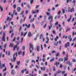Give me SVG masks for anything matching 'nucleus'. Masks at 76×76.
<instances>
[{
    "label": "nucleus",
    "instance_id": "obj_37",
    "mask_svg": "<svg viewBox=\"0 0 76 76\" xmlns=\"http://www.w3.org/2000/svg\"><path fill=\"white\" fill-rule=\"evenodd\" d=\"M67 36L64 35L63 36V38L64 39V37H65V39H66V38H67Z\"/></svg>",
    "mask_w": 76,
    "mask_h": 76
},
{
    "label": "nucleus",
    "instance_id": "obj_3",
    "mask_svg": "<svg viewBox=\"0 0 76 76\" xmlns=\"http://www.w3.org/2000/svg\"><path fill=\"white\" fill-rule=\"evenodd\" d=\"M19 41H18L17 42V45L15 46H14V48L13 49V51H15V50H16V49L18 47V45H19Z\"/></svg>",
    "mask_w": 76,
    "mask_h": 76
},
{
    "label": "nucleus",
    "instance_id": "obj_4",
    "mask_svg": "<svg viewBox=\"0 0 76 76\" xmlns=\"http://www.w3.org/2000/svg\"><path fill=\"white\" fill-rule=\"evenodd\" d=\"M15 55H16V57H17L18 56V52H16L15 53H14L13 55V58L14 62H15V60H16V57H15Z\"/></svg>",
    "mask_w": 76,
    "mask_h": 76
},
{
    "label": "nucleus",
    "instance_id": "obj_54",
    "mask_svg": "<svg viewBox=\"0 0 76 76\" xmlns=\"http://www.w3.org/2000/svg\"><path fill=\"white\" fill-rule=\"evenodd\" d=\"M12 0H10L8 1V3H11V2H12Z\"/></svg>",
    "mask_w": 76,
    "mask_h": 76
},
{
    "label": "nucleus",
    "instance_id": "obj_59",
    "mask_svg": "<svg viewBox=\"0 0 76 76\" xmlns=\"http://www.w3.org/2000/svg\"><path fill=\"white\" fill-rule=\"evenodd\" d=\"M47 18V16L45 15L44 16V19H46Z\"/></svg>",
    "mask_w": 76,
    "mask_h": 76
},
{
    "label": "nucleus",
    "instance_id": "obj_7",
    "mask_svg": "<svg viewBox=\"0 0 76 76\" xmlns=\"http://www.w3.org/2000/svg\"><path fill=\"white\" fill-rule=\"evenodd\" d=\"M5 36H6V34H5V33H4L3 34V37L1 39V40L3 41L4 42H5V39H4L5 38Z\"/></svg>",
    "mask_w": 76,
    "mask_h": 76
},
{
    "label": "nucleus",
    "instance_id": "obj_19",
    "mask_svg": "<svg viewBox=\"0 0 76 76\" xmlns=\"http://www.w3.org/2000/svg\"><path fill=\"white\" fill-rule=\"evenodd\" d=\"M10 66H11V69H12L13 68V66H14V65H12V63H10Z\"/></svg>",
    "mask_w": 76,
    "mask_h": 76
},
{
    "label": "nucleus",
    "instance_id": "obj_47",
    "mask_svg": "<svg viewBox=\"0 0 76 76\" xmlns=\"http://www.w3.org/2000/svg\"><path fill=\"white\" fill-rule=\"evenodd\" d=\"M76 35V32L75 33V32H73L72 33V35L73 36H74V35Z\"/></svg>",
    "mask_w": 76,
    "mask_h": 76
},
{
    "label": "nucleus",
    "instance_id": "obj_18",
    "mask_svg": "<svg viewBox=\"0 0 76 76\" xmlns=\"http://www.w3.org/2000/svg\"><path fill=\"white\" fill-rule=\"evenodd\" d=\"M41 69L42 70H42H43V71H45V67H43V69L42 67H41Z\"/></svg>",
    "mask_w": 76,
    "mask_h": 76
},
{
    "label": "nucleus",
    "instance_id": "obj_40",
    "mask_svg": "<svg viewBox=\"0 0 76 76\" xmlns=\"http://www.w3.org/2000/svg\"><path fill=\"white\" fill-rule=\"evenodd\" d=\"M62 12L63 13H65V10H64V9H62Z\"/></svg>",
    "mask_w": 76,
    "mask_h": 76
},
{
    "label": "nucleus",
    "instance_id": "obj_13",
    "mask_svg": "<svg viewBox=\"0 0 76 76\" xmlns=\"http://www.w3.org/2000/svg\"><path fill=\"white\" fill-rule=\"evenodd\" d=\"M56 74L58 75V74H60V73H61V71L60 70H59L58 71H56Z\"/></svg>",
    "mask_w": 76,
    "mask_h": 76
},
{
    "label": "nucleus",
    "instance_id": "obj_9",
    "mask_svg": "<svg viewBox=\"0 0 76 76\" xmlns=\"http://www.w3.org/2000/svg\"><path fill=\"white\" fill-rule=\"evenodd\" d=\"M11 73L12 75H15V74H16V71L14 69H12L11 72Z\"/></svg>",
    "mask_w": 76,
    "mask_h": 76
},
{
    "label": "nucleus",
    "instance_id": "obj_31",
    "mask_svg": "<svg viewBox=\"0 0 76 76\" xmlns=\"http://www.w3.org/2000/svg\"><path fill=\"white\" fill-rule=\"evenodd\" d=\"M68 62V64L69 66H72V64H71V63H70V61H69Z\"/></svg>",
    "mask_w": 76,
    "mask_h": 76
},
{
    "label": "nucleus",
    "instance_id": "obj_64",
    "mask_svg": "<svg viewBox=\"0 0 76 76\" xmlns=\"http://www.w3.org/2000/svg\"><path fill=\"white\" fill-rule=\"evenodd\" d=\"M6 74H7L6 72L4 73V75H3V76H6Z\"/></svg>",
    "mask_w": 76,
    "mask_h": 76
},
{
    "label": "nucleus",
    "instance_id": "obj_53",
    "mask_svg": "<svg viewBox=\"0 0 76 76\" xmlns=\"http://www.w3.org/2000/svg\"><path fill=\"white\" fill-rule=\"evenodd\" d=\"M23 50H25V46H23Z\"/></svg>",
    "mask_w": 76,
    "mask_h": 76
},
{
    "label": "nucleus",
    "instance_id": "obj_24",
    "mask_svg": "<svg viewBox=\"0 0 76 76\" xmlns=\"http://www.w3.org/2000/svg\"><path fill=\"white\" fill-rule=\"evenodd\" d=\"M13 44H12L11 43H10V47H13Z\"/></svg>",
    "mask_w": 76,
    "mask_h": 76
},
{
    "label": "nucleus",
    "instance_id": "obj_30",
    "mask_svg": "<svg viewBox=\"0 0 76 76\" xmlns=\"http://www.w3.org/2000/svg\"><path fill=\"white\" fill-rule=\"evenodd\" d=\"M22 54V51L20 50L18 52V55H20V54Z\"/></svg>",
    "mask_w": 76,
    "mask_h": 76
},
{
    "label": "nucleus",
    "instance_id": "obj_6",
    "mask_svg": "<svg viewBox=\"0 0 76 76\" xmlns=\"http://www.w3.org/2000/svg\"><path fill=\"white\" fill-rule=\"evenodd\" d=\"M70 47V43L69 42H67L65 44V48H67V47Z\"/></svg>",
    "mask_w": 76,
    "mask_h": 76
},
{
    "label": "nucleus",
    "instance_id": "obj_38",
    "mask_svg": "<svg viewBox=\"0 0 76 76\" xmlns=\"http://www.w3.org/2000/svg\"><path fill=\"white\" fill-rule=\"evenodd\" d=\"M0 50H3V47L2 46L0 45Z\"/></svg>",
    "mask_w": 76,
    "mask_h": 76
},
{
    "label": "nucleus",
    "instance_id": "obj_14",
    "mask_svg": "<svg viewBox=\"0 0 76 76\" xmlns=\"http://www.w3.org/2000/svg\"><path fill=\"white\" fill-rule=\"evenodd\" d=\"M32 35V34H31V32H29L28 33V37H31Z\"/></svg>",
    "mask_w": 76,
    "mask_h": 76
},
{
    "label": "nucleus",
    "instance_id": "obj_10",
    "mask_svg": "<svg viewBox=\"0 0 76 76\" xmlns=\"http://www.w3.org/2000/svg\"><path fill=\"white\" fill-rule=\"evenodd\" d=\"M17 10L18 12H20L21 11V7H18L17 8Z\"/></svg>",
    "mask_w": 76,
    "mask_h": 76
},
{
    "label": "nucleus",
    "instance_id": "obj_1",
    "mask_svg": "<svg viewBox=\"0 0 76 76\" xmlns=\"http://www.w3.org/2000/svg\"><path fill=\"white\" fill-rule=\"evenodd\" d=\"M53 16H51V15L50 16H49L48 18V20H50L49 21V23H50V26H49V30H50L51 28H52V27H53V26L52 25H51V23H53Z\"/></svg>",
    "mask_w": 76,
    "mask_h": 76
},
{
    "label": "nucleus",
    "instance_id": "obj_21",
    "mask_svg": "<svg viewBox=\"0 0 76 76\" xmlns=\"http://www.w3.org/2000/svg\"><path fill=\"white\" fill-rule=\"evenodd\" d=\"M67 28L66 32H67L68 31H70V28L69 27H67Z\"/></svg>",
    "mask_w": 76,
    "mask_h": 76
},
{
    "label": "nucleus",
    "instance_id": "obj_62",
    "mask_svg": "<svg viewBox=\"0 0 76 76\" xmlns=\"http://www.w3.org/2000/svg\"><path fill=\"white\" fill-rule=\"evenodd\" d=\"M76 39V37L75 38L72 40V42H73Z\"/></svg>",
    "mask_w": 76,
    "mask_h": 76
},
{
    "label": "nucleus",
    "instance_id": "obj_34",
    "mask_svg": "<svg viewBox=\"0 0 76 76\" xmlns=\"http://www.w3.org/2000/svg\"><path fill=\"white\" fill-rule=\"evenodd\" d=\"M24 12H25V11L23 10L20 13V14L21 15H23V13H24Z\"/></svg>",
    "mask_w": 76,
    "mask_h": 76
},
{
    "label": "nucleus",
    "instance_id": "obj_11",
    "mask_svg": "<svg viewBox=\"0 0 76 76\" xmlns=\"http://www.w3.org/2000/svg\"><path fill=\"white\" fill-rule=\"evenodd\" d=\"M68 39L69 40V41L70 42L72 41V38H71V35H69L68 36Z\"/></svg>",
    "mask_w": 76,
    "mask_h": 76
},
{
    "label": "nucleus",
    "instance_id": "obj_63",
    "mask_svg": "<svg viewBox=\"0 0 76 76\" xmlns=\"http://www.w3.org/2000/svg\"><path fill=\"white\" fill-rule=\"evenodd\" d=\"M21 73L23 74L24 73V70H21Z\"/></svg>",
    "mask_w": 76,
    "mask_h": 76
},
{
    "label": "nucleus",
    "instance_id": "obj_12",
    "mask_svg": "<svg viewBox=\"0 0 76 76\" xmlns=\"http://www.w3.org/2000/svg\"><path fill=\"white\" fill-rule=\"evenodd\" d=\"M55 64L56 66L57 67H58V65H59V64H60V63L57 62V61H56L55 63Z\"/></svg>",
    "mask_w": 76,
    "mask_h": 76
},
{
    "label": "nucleus",
    "instance_id": "obj_57",
    "mask_svg": "<svg viewBox=\"0 0 76 76\" xmlns=\"http://www.w3.org/2000/svg\"><path fill=\"white\" fill-rule=\"evenodd\" d=\"M41 48H42L41 50H43V46H42V45H41Z\"/></svg>",
    "mask_w": 76,
    "mask_h": 76
},
{
    "label": "nucleus",
    "instance_id": "obj_27",
    "mask_svg": "<svg viewBox=\"0 0 76 76\" xmlns=\"http://www.w3.org/2000/svg\"><path fill=\"white\" fill-rule=\"evenodd\" d=\"M27 33H28V31H27L26 32V33H25L23 35V37H25V36H26V34H27Z\"/></svg>",
    "mask_w": 76,
    "mask_h": 76
},
{
    "label": "nucleus",
    "instance_id": "obj_51",
    "mask_svg": "<svg viewBox=\"0 0 76 76\" xmlns=\"http://www.w3.org/2000/svg\"><path fill=\"white\" fill-rule=\"evenodd\" d=\"M46 39L47 41H49V38H48V37H46Z\"/></svg>",
    "mask_w": 76,
    "mask_h": 76
},
{
    "label": "nucleus",
    "instance_id": "obj_23",
    "mask_svg": "<svg viewBox=\"0 0 76 76\" xmlns=\"http://www.w3.org/2000/svg\"><path fill=\"white\" fill-rule=\"evenodd\" d=\"M13 7L14 9H15L16 8V5L14 4L13 6Z\"/></svg>",
    "mask_w": 76,
    "mask_h": 76
},
{
    "label": "nucleus",
    "instance_id": "obj_17",
    "mask_svg": "<svg viewBox=\"0 0 76 76\" xmlns=\"http://www.w3.org/2000/svg\"><path fill=\"white\" fill-rule=\"evenodd\" d=\"M25 26H26V27H27V28H29L31 26V24H30L28 26L27 24H25Z\"/></svg>",
    "mask_w": 76,
    "mask_h": 76
},
{
    "label": "nucleus",
    "instance_id": "obj_49",
    "mask_svg": "<svg viewBox=\"0 0 76 76\" xmlns=\"http://www.w3.org/2000/svg\"><path fill=\"white\" fill-rule=\"evenodd\" d=\"M7 44H5L4 45V48H6V47H7Z\"/></svg>",
    "mask_w": 76,
    "mask_h": 76
},
{
    "label": "nucleus",
    "instance_id": "obj_29",
    "mask_svg": "<svg viewBox=\"0 0 76 76\" xmlns=\"http://www.w3.org/2000/svg\"><path fill=\"white\" fill-rule=\"evenodd\" d=\"M52 59H51L50 60V62H52V61H53L54 60V58H52Z\"/></svg>",
    "mask_w": 76,
    "mask_h": 76
},
{
    "label": "nucleus",
    "instance_id": "obj_22",
    "mask_svg": "<svg viewBox=\"0 0 76 76\" xmlns=\"http://www.w3.org/2000/svg\"><path fill=\"white\" fill-rule=\"evenodd\" d=\"M68 59V58L67 57H64V62H65V61H67Z\"/></svg>",
    "mask_w": 76,
    "mask_h": 76
},
{
    "label": "nucleus",
    "instance_id": "obj_39",
    "mask_svg": "<svg viewBox=\"0 0 76 76\" xmlns=\"http://www.w3.org/2000/svg\"><path fill=\"white\" fill-rule=\"evenodd\" d=\"M10 51H9L8 53V54L7 56H10Z\"/></svg>",
    "mask_w": 76,
    "mask_h": 76
},
{
    "label": "nucleus",
    "instance_id": "obj_58",
    "mask_svg": "<svg viewBox=\"0 0 76 76\" xmlns=\"http://www.w3.org/2000/svg\"><path fill=\"white\" fill-rule=\"evenodd\" d=\"M19 37H18L17 38V41H19Z\"/></svg>",
    "mask_w": 76,
    "mask_h": 76
},
{
    "label": "nucleus",
    "instance_id": "obj_43",
    "mask_svg": "<svg viewBox=\"0 0 76 76\" xmlns=\"http://www.w3.org/2000/svg\"><path fill=\"white\" fill-rule=\"evenodd\" d=\"M13 36H14V34L13 33L11 34V38H12Z\"/></svg>",
    "mask_w": 76,
    "mask_h": 76
},
{
    "label": "nucleus",
    "instance_id": "obj_16",
    "mask_svg": "<svg viewBox=\"0 0 76 76\" xmlns=\"http://www.w3.org/2000/svg\"><path fill=\"white\" fill-rule=\"evenodd\" d=\"M40 48V47L39 46H37V51L39 52V48Z\"/></svg>",
    "mask_w": 76,
    "mask_h": 76
},
{
    "label": "nucleus",
    "instance_id": "obj_60",
    "mask_svg": "<svg viewBox=\"0 0 76 76\" xmlns=\"http://www.w3.org/2000/svg\"><path fill=\"white\" fill-rule=\"evenodd\" d=\"M28 12H29V11L28 10H26V14H28Z\"/></svg>",
    "mask_w": 76,
    "mask_h": 76
},
{
    "label": "nucleus",
    "instance_id": "obj_2",
    "mask_svg": "<svg viewBox=\"0 0 76 76\" xmlns=\"http://www.w3.org/2000/svg\"><path fill=\"white\" fill-rule=\"evenodd\" d=\"M31 48L32 49V50H34V46L33 45H32L31 43L30 44V53H32V50H31Z\"/></svg>",
    "mask_w": 76,
    "mask_h": 76
},
{
    "label": "nucleus",
    "instance_id": "obj_46",
    "mask_svg": "<svg viewBox=\"0 0 76 76\" xmlns=\"http://www.w3.org/2000/svg\"><path fill=\"white\" fill-rule=\"evenodd\" d=\"M29 61V59H27L26 61V63H28Z\"/></svg>",
    "mask_w": 76,
    "mask_h": 76
},
{
    "label": "nucleus",
    "instance_id": "obj_8",
    "mask_svg": "<svg viewBox=\"0 0 76 76\" xmlns=\"http://www.w3.org/2000/svg\"><path fill=\"white\" fill-rule=\"evenodd\" d=\"M68 12H70L72 13V12H75V8L74 7H72V9H71L70 10L69 9L68 10Z\"/></svg>",
    "mask_w": 76,
    "mask_h": 76
},
{
    "label": "nucleus",
    "instance_id": "obj_26",
    "mask_svg": "<svg viewBox=\"0 0 76 76\" xmlns=\"http://www.w3.org/2000/svg\"><path fill=\"white\" fill-rule=\"evenodd\" d=\"M0 9H1V11L3 12V7H1V6H0Z\"/></svg>",
    "mask_w": 76,
    "mask_h": 76
},
{
    "label": "nucleus",
    "instance_id": "obj_50",
    "mask_svg": "<svg viewBox=\"0 0 76 76\" xmlns=\"http://www.w3.org/2000/svg\"><path fill=\"white\" fill-rule=\"evenodd\" d=\"M72 61H73V63H75V62L76 61H75V59H72Z\"/></svg>",
    "mask_w": 76,
    "mask_h": 76
},
{
    "label": "nucleus",
    "instance_id": "obj_20",
    "mask_svg": "<svg viewBox=\"0 0 76 76\" xmlns=\"http://www.w3.org/2000/svg\"><path fill=\"white\" fill-rule=\"evenodd\" d=\"M14 14H15V16H17V12H16V10H14V12H13Z\"/></svg>",
    "mask_w": 76,
    "mask_h": 76
},
{
    "label": "nucleus",
    "instance_id": "obj_25",
    "mask_svg": "<svg viewBox=\"0 0 76 76\" xmlns=\"http://www.w3.org/2000/svg\"><path fill=\"white\" fill-rule=\"evenodd\" d=\"M16 63L18 65H19V64H20V61H16Z\"/></svg>",
    "mask_w": 76,
    "mask_h": 76
},
{
    "label": "nucleus",
    "instance_id": "obj_33",
    "mask_svg": "<svg viewBox=\"0 0 76 76\" xmlns=\"http://www.w3.org/2000/svg\"><path fill=\"white\" fill-rule=\"evenodd\" d=\"M46 14L48 16H49V15H50V13L48 12H46Z\"/></svg>",
    "mask_w": 76,
    "mask_h": 76
},
{
    "label": "nucleus",
    "instance_id": "obj_5",
    "mask_svg": "<svg viewBox=\"0 0 76 76\" xmlns=\"http://www.w3.org/2000/svg\"><path fill=\"white\" fill-rule=\"evenodd\" d=\"M6 67V65H5V64H2L1 66V61H0V67L1 69H3V67Z\"/></svg>",
    "mask_w": 76,
    "mask_h": 76
},
{
    "label": "nucleus",
    "instance_id": "obj_56",
    "mask_svg": "<svg viewBox=\"0 0 76 76\" xmlns=\"http://www.w3.org/2000/svg\"><path fill=\"white\" fill-rule=\"evenodd\" d=\"M41 66H44L45 64H44L43 62H41Z\"/></svg>",
    "mask_w": 76,
    "mask_h": 76
},
{
    "label": "nucleus",
    "instance_id": "obj_61",
    "mask_svg": "<svg viewBox=\"0 0 76 76\" xmlns=\"http://www.w3.org/2000/svg\"><path fill=\"white\" fill-rule=\"evenodd\" d=\"M41 26H43V25H44V23H43V22H42L41 23Z\"/></svg>",
    "mask_w": 76,
    "mask_h": 76
},
{
    "label": "nucleus",
    "instance_id": "obj_55",
    "mask_svg": "<svg viewBox=\"0 0 76 76\" xmlns=\"http://www.w3.org/2000/svg\"><path fill=\"white\" fill-rule=\"evenodd\" d=\"M27 6L28 8L29 9L30 8V6H29V4H27Z\"/></svg>",
    "mask_w": 76,
    "mask_h": 76
},
{
    "label": "nucleus",
    "instance_id": "obj_52",
    "mask_svg": "<svg viewBox=\"0 0 76 76\" xmlns=\"http://www.w3.org/2000/svg\"><path fill=\"white\" fill-rule=\"evenodd\" d=\"M32 27H33V29H35V25H34V24H32Z\"/></svg>",
    "mask_w": 76,
    "mask_h": 76
},
{
    "label": "nucleus",
    "instance_id": "obj_28",
    "mask_svg": "<svg viewBox=\"0 0 76 76\" xmlns=\"http://www.w3.org/2000/svg\"><path fill=\"white\" fill-rule=\"evenodd\" d=\"M22 22H23V19H21L20 20V24L22 23Z\"/></svg>",
    "mask_w": 76,
    "mask_h": 76
},
{
    "label": "nucleus",
    "instance_id": "obj_15",
    "mask_svg": "<svg viewBox=\"0 0 76 76\" xmlns=\"http://www.w3.org/2000/svg\"><path fill=\"white\" fill-rule=\"evenodd\" d=\"M58 42H56V43L55 42H54V45L55 46H57V45H58Z\"/></svg>",
    "mask_w": 76,
    "mask_h": 76
},
{
    "label": "nucleus",
    "instance_id": "obj_48",
    "mask_svg": "<svg viewBox=\"0 0 76 76\" xmlns=\"http://www.w3.org/2000/svg\"><path fill=\"white\" fill-rule=\"evenodd\" d=\"M58 24V22H56L55 23V26H57Z\"/></svg>",
    "mask_w": 76,
    "mask_h": 76
},
{
    "label": "nucleus",
    "instance_id": "obj_35",
    "mask_svg": "<svg viewBox=\"0 0 76 76\" xmlns=\"http://www.w3.org/2000/svg\"><path fill=\"white\" fill-rule=\"evenodd\" d=\"M60 54L59 53H58V52L56 54V57H58V56H59V54Z\"/></svg>",
    "mask_w": 76,
    "mask_h": 76
},
{
    "label": "nucleus",
    "instance_id": "obj_41",
    "mask_svg": "<svg viewBox=\"0 0 76 76\" xmlns=\"http://www.w3.org/2000/svg\"><path fill=\"white\" fill-rule=\"evenodd\" d=\"M61 11H60V10L58 12V15H60V13H61Z\"/></svg>",
    "mask_w": 76,
    "mask_h": 76
},
{
    "label": "nucleus",
    "instance_id": "obj_42",
    "mask_svg": "<svg viewBox=\"0 0 76 76\" xmlns=\"http://www.w3.org/2000/svg\"><path fill=\"white\" fill-rule=\"evenodd\" d=\"M34 22V20H32V19H30V23H32V22Z\"/></svg>",
    "mask_w": 76,
    "mask_h": 76
},
{
    "label": "nucleus",
    "instance_id": "obj_45",
    "mask_svg": "<svg viewBox=\"0 0 76 76\" xmlns=\"http://www.w3.org/2000/svg\"><path fill=\"white\" fill-rule=\"evenodd\" d=\"M22 26H20V28L19 29V30L20 31L22 29Z\"/></svg>",
    "mask_w": 76,
    "mask_h": 76
},
{
    "label": "nucleus",
    "instance_id": "obj_44",
    "mask_svg": "<svg viewBox=\"0 0 76 76\" xmlns=\"http://www.w3.org/2000/svg\"><path fill=\"white\" fill-rule=\"evenodd\" d=\"M53 72H55L56 71V68L55 67H53Z\"/></svg>",
    "mask_w": 76,
    "mask_h": 76
},
{
    "label": "nucleus",
    "instance_id": "obj_32",
    "mask_svg": "<svg viewBox=\"0 0 76 76\" xmlns=\"http://www.w3.org/2000/svg\"><path fill=\"white\" fill-rule=\"evenodd\" d=\"M41 38H43V34H41L40 35V37H39V39H40Z\"/></svg>",
    "mask_w": 76,
    "mask_h": 76
},
{
    "label": "nucleus",
    "instance_id": "obj_36",
    "mask_svg": "<svg viewBox=\"0 0 76 76\" xmlns=\"http://www.w3.org/2000/svg\"><path fill=\"white\" fill-rule=\"evenodd\" d=\"M33 1H34V0H31L30 1V4H32V3H33Z\"/></svg>",
    "mask_w": 76,
    "mask_h": 76
}]
</instances>
